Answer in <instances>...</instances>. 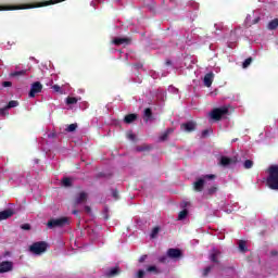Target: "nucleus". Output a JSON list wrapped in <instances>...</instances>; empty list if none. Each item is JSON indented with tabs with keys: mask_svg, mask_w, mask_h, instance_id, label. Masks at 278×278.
<instances>
[{
	"mask_svg": "<svg viewBox=\"0 0 278 278\" xmlns=\"http://www.w3.org/2000/svg\"><path fill=\"white\" fill-rule=\"evenodd\" d=\"M267 173L266 186L270 190H278V165H270L267 168Z\"/></svg>",
	"mask_w": 278,
	"mask_h": 278,
	"instance_id": "f257e3e1",
	"label": "nucleus"
},
{
	"mask_svg": "<svg viewBox=\"0 0 278 278\" xmlns=\"http://www.w3.org/2000/svg\"><path fill=\"white\" fill-rule=\"evenodd\" d=\"M208 116L212 118V121H215V122L223 121L225 116H229V106L224 105L219 108H214L208 113Z\"/></svg>",
	"mask_w": 278,
	"mask_h": 278,
	"instance_id": "f03ea898",
	"label": "nucleus"
},
{
	"mask_svg": "<svg viewBox=\"0 0 278 278\" xmlns=\"http://www.w3.org/2000/svg\"><path fill=\"white\" fill-rule=\"evenodd\" d=\"M49 249V243L47 241H37L29 245L28 251L33 253V255H42V253H47Z\"/></svg>",
	"mask_w": 278,
	"mask_h": 278,
	"instance_id": "7ed1b4c3",
	"label": "nucleus"
},
{
	"mask_svg": "<svg viewBox=\"0 0 278 278\" xmlns=\"http://www.w3.org/2000/svg\"><path fill=\"white\" fill-rule=\"evenodd\" d=\"M207 179H216V175L207 174L201 178H197V180L193 182V190L195 192H203V188H205V180Z\"/></svg>",
	"mask_w": 278,
	"mask_h": 278,
	"instance_id": "20e7f679",
	"label": "nucleus"
},
{
	"mask_svg": "<svg viewBox=\"0 0 278 278\" xmlns=\"http://www.w3.org/2000/svg\"><path fill=\"white\" fill-rule=\"evenodd\" d=\"M66 225H68V217L52 218L47 223L48 229H56L58 227L62 228L66 227Z\"/></svg>",
	"mask_w": 278,
	"mask_h": 278,
	"instance_id": "39448f33",
	"label": "nucleus"
},
{
	"mask_svg": "<svg viewBox=\"0 0 278 278\" xmlns=\"http://www.w3.org/2000/svg\"><path fill=\"white\" fill-rule=\"evenodd\" d=\"M167 257H169V260H181V257H184V252L177 248H169L167 250Z\"/></svg>",
	"mask_w": 278,
	"mask_h": 278,
	"instance_id": "423d86ee",
	"label": "nucleus"
},
{
	"mask_svg": "<svg viewBox=\"0 0 278 278\" xmlns=\"http://www.w3.org/2000/svg\"><path fill=\"white\" fill-rule=\"evenodd\" d=\"M181 131H186L187 134H192V131L197 130V122L189 121L180 125Z\"/></svg>",
	"mask_w": 278,
	"mask_h": 278,
	"instance_id": "0eeeda50",
	"label": "nucleus"
},
{
	"mask_svg": "<svg viewBox=\"0 0 278 278\" xmlns=\"http://www.w3.org/2000/svg\"><path fill=\"white\" fill-rule=\"evenodd\" d=\"M39 92H42V84H40V81L33 83L28 97L30 99H34L36 94H39Z\"/></svg>",
	"mask_w": 278,
	"mask_h": 278,
	"instance_id": "6e6552de",
	"label": "nucleus"
},
{
	"mask_svg": "<svg viewBox=\"0 0 278 278\" xmlns=\"http://www.w3.org/2000/svg\"><path fill=\"white\" fill-rule=\"evenodd\" d=\"M11 270H14V263L12 261H3L0 263V275L11 273Z\"/></svg>",
	"mask_w": 278,
	"mask_h": 278,
	"instance_id": "1a4fd4ad",
	"label": "nucleus"
},
{
	"mask_svg": "<svg viewBox=\"0 0 278 278\" xmlns=\"http://www.w3.org/2000/svg\"><path fill=\"white\" fill-rule=\"evenodd\" d=\"M238 162L237 157H228V156H222L219 160V166H230V164H236Z\"/></svg>",
	"mask_w": 278,
	"mask_h": 278,
	"instance_id": "9d476101",
	"label": "nucleus"
},
{
	"mask_svg": "<svg viewBox=\"0 0 278 278\" xmlns=\"http://www.w3.org/2000/svg\"><path fill=\"white\" fill-rule=\"evenodd\" d=\"M88 201V193L81 191L78 197L74 200V205H81V203H86Z\"/></svg>",
	"mask_w": 278,
	"mask_h": 278,
	"instance_id": "9b49d317",
	"label": "nucleus"
},
{
	"mask_svg": "<svg viewBox=\"0 0 278 278\" xmlns=\"http://www.w3.org/2000/svg\"><path fill=\"white\" fill-rule=\"evenodd\" d=\"M131 42V38L128 37H117L113 39V45L116 47H121V45H129Z\"/></svg>",
	"mask_w": 278,
	"mask_h": 278,
	"instance_id": "f8f14e48",
	"label": "nucleus"
},
{
	"mask_svg": "<svg viewBox=\"0 0 278 278\" xmlns=\"http://www.w3.org/2000/svg\"><path fill=\"white\" fill-rule=\"evenodd\" d=\"M118 275H121V267L118 266L112 267L105 273V277L108 278L118 277Z\"/></svg>",
	"mask_w": 278,
	"mask_h": 278,
	"instance_id": "ddd939ff",
	"label": "nucleus"
},
{
	"mask_svg": "<svg viewBox=\"0 0 278 278\" xmlns=\"http://www.w3.org/2000/svg\"><path fill=\"white\" fill-rule=\"evenodd\" d=\"M136 121H138V114H136V113L127 114V115L124 117V123H125L126 125H131V123H136Z\"/></svg>",
	"mask_w": 278,
	"mask_h": 278,
	"instance_id": "4468645a",
	"label": "nucleus"
},
{
	"mask_svg": "<svg viewBox=\"0 0 278 278\" xmlns=\"http://www.w3.org/2000/svg\"><path fill=\"white\" fill-rule=\"evenodd\" d=\"M12 216H14V211H12V208L0 212V220H8V218H12Z\"/></svg>",
	"mask_w": 278,
	"mask_h": 278,
	"instance_id": "2eb2a0df",
	"label": "nucleus"
},
{
	"mask_svg": "<svg viewBox=\"0 0 278 278\" xmlns=\"http://www.w3.org/2000/svg\"><path fill=\"white\" fill-rule=\"evenodd\" d=\"M214 83V73L210 72L204 76V86L211 88Z\"/></svg>",
	"mask_w": 278,
	"mask_h": 278,
	"instance_id": "dca6fc26",
	"label": "nucleus"
},
{
	"mask_svg": "<svg viewBox=\"0 0 278 278\" xmlns=\"http://www.w3.org/2000/svg\"><path fill=\"white\" fill-rule=\"evenodd\" d=\"M153 118V111L151 110V108H147L143 111V121L144 123H149V121H151Z\"/></svg>",
	"mask_w": 278,
	"mask_h": 278,
	"instance_id": "f3484780",
	"label": "nucleus"
},
{
	"mask_svg": "<svg viewBox=\"0 0 278 278\" xmlns=\"http://www.w3.org/2000/svg\"><path fill=\"white\" fill-rule=\"evenodd\" d=\"M218 257H220V250L213 249L211 254V262L218 264Z\"/></svg>",
	"mask_w": 278,
	"mask_h": 278,
	"instance_id": "a211bd4d",
	"label": "nucleus"
},
{
	"mask_svg": "<svg viewBox=\"0 0 278 278\" xmlns=\"http://www.w3.org/2000/svg\"><path fill=\"white\" fill-rule=\"evenodd\" d=\"M173 131H175L174 128H167V129L161 135L160 140H161L162 142H166V140H168V135H169V134H173Z\"/></svg>",
	"mask_w": 278,
	"mask_h": 278,
	"instance_id": "6ab92c4d",
	"label": "nucleus"
},
{
	"mask_svg": "<svg viewBox=\"0 0 278 278\" xmlns=\"http://www.w3.org/2000/svg\"><path fill=\"white\" fill-rule=\"evenodd\" d=\"M277 27H278V18H274L267 24V29H269L270 31H274L275 29H277Z\"/></svg>",
	"mask_w": 278,
	"mask_h": 278,
	"instance_id": "aec40b11",
	"label": "nucleus"
},
{
	"mask_svg": "<svg viewBox=\"0 0 278 278\" xmlns=\"http://www.w3.org/2000/svg\"><path fill=\"white\" fill-rule=\"evenodd\" d=\"M29 8H34L29 4H23V5H15V7H9L7 10H28Z\"/></svg>",
	"mask_w": 278,
	"mask_h": 278,
	"instance_id": "412c9836",
	"label": "nucleus"
},
{
	"mask_svg": "<svg viewBox=\"0 0 278 278\" xmlns=\"http://www.w3.org/2000/svg\"><path fill=\"white\" fill-rule=\"evenodd\" d=\"M147 273H154V275H160V269L155 265H151L147 267Z\"/></svg>",
	"mask_w": 278,
	"mask_h": 278,
	"instance_id": "4be33fe9",
	"label": "nucleus"
},
{
	"mask_svg": "<svg viewBox=\"0 0 278 278\" xmlns=\"http://www.w3.org/2000/svg\"><path fill=\"white\" fill-rule=\"evenodd\" d=\"M62 184L65 188H71V186H73V181L68 177H64L62 179Z\"/></svg>",
	"mask_w": 278,
	"mask_h": 278,
	"instance_id": "5701e85b",
	"label": "nucleus"
},
{
	"mask_svg": "<svg viewBox=\"0 0 278 278\" xmlns=\"http://www.w3.org/2000/svg\"><path fill=\"white\" fill-rule=\"evenodd\" d=\"M239 250L242 253H247V251H248V249H247V241H244V240H240L239 241Z\"/></svg>",
	"mask_w": 278,
	"mask_h": 278,
	"instance_id": "b1692460",
	"label": "nucleus"
},
{
	"mask_svg": "<svg viewBox=\"0 0 278 278\" xmlns=\"http://www.w3.org/2000/svg\"><path fill=\"white\" fill-rule=\"evenodd\" d=\"M253 63V58H248L243 61L242 63V68H249V66H251V64Z\"/></svg>",
	"mask_w": 278,
	"mask_h": 278,
	"instance_id": "393cba45",
	"label": "nucleus"
},
{
	"mask_svg": "<svg viewBox=\"0 0 278 278\" xmlns=\"http://www.w3.org/2000/svg\"><path fill=\"white\" fill-rule=\"evenodd\" d=\"M11 108H18V101L11 100L8 105L5 106V110H11Z\"/></svg>",
	"mask_w": 278,
	"mask_h": 278,
	"instance_id": "a878e982",
	"label": "nucleus"
},
{
	"mask_svg": "<svg viewBox=\"0 0 278 278\" xmlns=\"http://www.w3.org/2000/svg\"><path fill=\"white\" fill-rule=\"evenodd\" d=\"M76 129H77V124H70L66 127L65 131H67V134H73V131H76Z\"/></svg>",
	"mask_w": 278,
	"mask_h": 278,
	"instance_id": "bb28decb",
	"label": "nucleus"
},
{
	"mask_svg": "<svg viewBox=\"0 0 278 278\" xmlns=\"http://www.w3.org/2000/svg\"><path fill=\"white\" fill-rule=\"evenodd\" d=\"M77 103V98L75 97H67L66 98V104L67 105H75Z\"/></svg>",
	"mask_w": 278,
	"mask_h": 278,
	"instance_id": "cd10ccee",
	"label": "nucleus"
},
{
	"mask_svg": "<svg viewBox=\"0 0 278 278\" xmlns=\"http://www.w3.org/2000/svg\"><path fill=\"white\" fill-rule=\"evenodd\" d=\"M188 216V210H182L178 214V220H184Z\"/></svg>",
	"mask_w": 278,
	"mask_h": 278,
	"instance_id": "c85d7f7f",
	"label": "nucleus"
},
{
	"mask_svg": "<svg viewBox=\"0 0 278 278\" xmlns=\"http://www.w3.org/2000/svg\"><path fill=\"white\" fill-rule=\"evenodd\" d=\"M157 233H160V226H155L153 229H152V232L150 235V238L154 239V238H157Z\"/></svg>",
	"mask_w": 278,
	"mask_h": 278,
	"instance_id": "c756f323",
	"label": "nucleus"
},
{
	"mask_svg": "<svg viewBox=\"0 0 278 278\" xmlns=\"http://www.w3.org/2000/svg\"><path fill=\"white\" fill-rule=\"evenodd\" d=\"M218 192V187L217 186H213L211 188L207 189V194H210L212 197V194H216Z\"/></svg>",
	"mask_w": 278,
	"mask_h": 278,
	"instance_id": "7c9ffc66",
	"label": "nucleus"
},
{
	"mask_svg": "<svg viewBox=\"0 0 278 278\" xmlns=\"http://www.w3.org/2000/svg\"><path fill=\"white\" fill-rule=\"evenodd\" d=\"M26 73H27V71H25V70L13 72L11 74V77H20V75H25Z\"/></svg>",
	"mask_w": 278,
	"mask_h": 278,
	"instance_id": "2f4dec72",
	"label": "nucleus"
},
{
	"mask_svg": "<svg viewBox=\"0 0 278 278\" xmlns=\"http://www.w3.org/2000/svg\"><path fill=\"white\" fill-rule=\"evenodd\" d=\"M149 149H151L149 146H147V144H143V146H138L137 147V151L139 152V153H141L142 151H149Z\"/></svg>",
	"mask_w": 278,
	"mask_h": 278,
	"instance_id": "473e14b6",
	"label": "nucleus"
},
{
	"mask_svg": "<svg viewBox=\"0 0 278 278\" xmlns=\"http://www.w3.org/2000/svg\"><path fill=\"white\" fill-rule=\"evenodd\" d=\"M244 168L249 169V168H253V161L251 160H245L243 163Z\"/></svg>",
	"mask_w": 278,
	"mask_h": 278,
	"instance_id": "72a5a7b5",
	"label": "nucleus"
},
{
	"mask_svg": "<svg viewBox=\"0 0 278 278\" xmlns=\"http://www.w3.org/2000/svg\"><path fill=\"white\" fill-rule=\"evenodd\" d=\"M161 264H168V254L159 257Z\"/></svg>",
	"mask_w": 278,
	"mask_h": 278,
	"instance_id": "f704fd0d",
	"label": "nucleus"
},
{
	"mask_svg": "<svg viewBox=\"0 0 278 278\" xmlns=\"http://www.w3.org/2000/svg\"><path fill=\"white\" fill-rule=\"evenodd\" d=\"M212 273V266L205 267L203 270V277H207Z\"/></svg>",
	"mask_w": 278,
	"mask_h": 278,
	"instance_id": "c9c22d12",
	"label": "nucleus"
},
{
	"mask_svg": "<svg viewBox=\"0 0 278 278\" xmlns=\"http://www.w3.org/2000/svg\"><path fill=\"white\" fill-rule=\"evenodd\" d=\"M21 229H23L24 231H29L31 229V225L29 224H23L21 226Z\"/></svg>",
	"mask_w": 278,
	"mask_h": 278,
	"instance_id": "e433bc0d",
	"label": "nucleus"
},
{
	"mask_svg": "<svg viewBox=\"0 0 278 278\" xmlns=\"http://www.w3.org/2000/svg\"><path fill=\"white\" fill-rule=\"evenodd\" d=\"M52 90H54V92H62V87H60L59 85H53Z\"/></svg>",
	"mask_w": 278,
	"mask_h": 278,
	"instance_id": "4c0bfd02",
	"label": "nucleus"
},
{
	"mask_svg": "<svg viewBox=\"0 0 278 278\" xmlns=\"http://www.w3.org/2000/svg\"><path fill=\"white\" fill-rule=\"evenodd\" d=\"M127 138H128V140H131L132 142L136 141V135H134L132 132H128Z\"/></svg>",
	"mask_w": 278,
	"mask_h": 278,
	"instance_id": "58836bf2",
	"label": "nucleus"
},
{
	"mask_svg": "<svg viewBox=\"0 0 278 278\" xmlns=\"http://www.w3.org/2000/svg\"><path fill=\"white\" fill-rule=\"evenodd\" d=\"M137 278H144V270L139 269L137 273Z\"/></svg>",
	"mask_w": 278,
	"mask_h": 278,
	"instance_id": "ea45409f",
	"label": "nucleus"
},
{
	"mask_svg": "<svg viewBox=\"0 0 278 278\" xmlns=\"http://www.w3.org/2000/svg\"><path fill=\"white\" fill-rule=\"evenodd\" d=\"M2 86H3V88H10V87H12V81H3Z\"/></svg>",
	"mask_w": 278,
	"mask_h": 278,
	"instance_id": "a19ab883",
	"label": "nucleus"
},
{
	"mask_svg": "<svg viewBox=\"0 0 278 278\" xmlns=\"http://www.w3.org/2000/svg\"><path fill=\"white\" fill-rule=\"evenodd\" d=\"M8 110H9V109H5V106L2 108V109H0V114H1L2 116H4L5 112H8Z\"/></svg>",
	"mask_w": 278,
	"mask_h": 278,
	"instance_id": "79ce46f5",
	"label": "nucleus"
},
{
	"mask_svg": "<svg viewBox=\"0 0 278 278\" xmlns=\"http://www.w3.org/2000/svg\"><path fill=\"white\" fill-rule=\"evenodd\" d=\"M146 260H147V255H142V256L139 258V263L142 264Z\"/></svg>",
	"mask_w": 278,
	"mask_h": 278,
	"instance_id": "37998d69",
	"label": "nucleus"
},
{
	"mask_svg": "<svg viewBox=\"0 0 278 278\" xmlns=\"http://www.w3.org/2000/svg\"><path fill=\"white\" fill-rule=\"evenodd\" d=\"M85 212H87V214H90L92 212V208H90V206H85Z\"/></svg>",
	"mask_w": 278,
	"mask_h": 278,
	"instance_id": "c03bdc74",
	"label": "nucleus"
},
{
	"mask_svg": "<svg viewBox=\"0 0 278 278\" xmlns=\"http://www.w3.org/2000/svg\"><path fill=\"white\" fill-rule=\"evenodd\" d=\"M51 3H53V2H52V1L42 2V3H41V7H42V5H51Z\"/></svg>",
	"mask_w": 278,
	"mask_h": 278,
	"instance_id": "a18cd8bd",
	"label": "nucleus"
},
{
	"mask_svg": "<svg viewBox=\"0 0 278 278\" xmlns=\"http://www.w3.org/2000/svg\"><path fill=\"white\" fill-rule=\"evenodd\" d=\"M112 194H113V198H114V199H118V191H113Z\"/></svg>",
	"mask_w": 278,
	"mask_h": 278,
	"instance_id": "49530a36",
	"label": "nucleus"
},
{
	"mask_svg": "<svg viewBox=\"0 0 278 278\" xmlns=\"http://www.w3.org/2000/svg\"><path fill=\"white\" fill-rule=\"evenodd\" d=\"M256 23H260V17L254 18L253 24L256 25Z\"/></svg>",
	"mask_w": 278,
	"mask_h": 278,
	"instance_id": "de8ad7c7",
	"label": "nucleus"
},
{
	"mask_svg": "<svg viewBox=\"0 0 278 278\" xmlns=\"http://www.w3.org/2000/svg\"><path fill=\"white\" fill-rule=\"evenodd\" d=\"M202 136H207V130H203Z\"/></svg>",
	"mask_w": 278,
	"mask_h": 278,
	"instance_id": "09e8293b",
	"label": "nucleus"
},
{
	"mask_svg": "<svg viewBox=\"0 0 278 278\" xmlns=\"http://www.w3.org/2000/svg\"><path fill=\"white\" fill-rule=\"evenodd\" d=\"M271 255H278L277 251H271Z\"/></svg>",
	"mask_w": 278,
	"mask_h": 278,
	"instance_id": "8fccbe9b",
	"label": "nucleus"
},
{
	"mask_svg": "<svg viewBox=\"0 0 278 278\" xmlns=\"http://www.w3.org/2000/svg\"><path fill=\"white\" fill-rule=\"evenodd\" d=\"M73 214L77 215V214H79V211L75 210V211H73Z\"/></svg>",
	"mask_w": 278,
	"mask_h": 278,
	"instance_id": "3c124183",
	"label": "nucleus"
},
{
	"mask_svg": "<svg viewBox=\"0 0 278 278\" xmlns=\"http://www.w3.org/2000/svg\"><path fill=\"white\" fill-rule=\"evenodd\" d=\"M55 134L49 135V138H54Z\"/></svg>",
	"mask_w": 278,
	"mask_h": 278,
	"instance_id": "603ef678",
	"label": "nucleus"
},
{
	"mask_svg": "<svg viewBox=\"0 0 278 278\" xmlns=\"http://www.w3.org/2000/svg\"><path fill=\"white\" fill-rule=\"evenodd\" d=\"M166 64H167V65H170V61H167Z\"/></svg>",
	"mask_w": 278,
	"mask_h": 278,
	"instance_id": "864d4df0",
	"label": "nucleus"
}]
</instances>
